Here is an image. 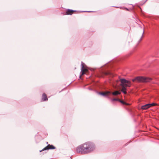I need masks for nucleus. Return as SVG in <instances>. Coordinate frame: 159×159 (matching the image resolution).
<instances>
[{
    "mask_svg": "<svg viewBox=\"0 0 159 159\" xmlns=\"http://www.w3.org/2000/svg\"><path fill=\"white\" fill-rule=\"evenodd\" d=\"M98 94H100L103 96L106 97L108 98H109L110 97L108 96V95L111 93V92L110 91H107L104 93V92H99Z\"/></svg>",
    "mask_w": 159,
    "mask_h": 159,
    "instance_id": "obj_5",
    "label": "nucleus"
},
{
    "mask_svg": "<svg viewBox=\"0 0 159 159\" xmlns=\"http://www.w3.org/2000/svg\"><path fill=\"white\" fill-rule=\"evenodd\" d=\"M84 63H83V62H81V72H82L81 75H83L85 74V72L88 71V70L84 68Z\"/></svg>",
    "mask_w": 159,
    "mask_h": 159,
    "instance_id": "obj_4",
    "label": "nucleus"
},
{
    "mask_svg": "<svg viewBox=\"0 0 159 159\" xmlns=\"http://www.w3.org/2000/svg\"><path fill=\"white\" fill-rule=\"evenodd\" d=\"M42 100L43 101H47L48 100V98H47V96L46 94L44 93H43V94L42 97Z\"/></svg>",
    "mask_w": 159,
    "mask_h": 159,
    "instance_id": "obj_8",
    "label": "nucleus"
},
{
    "mask_svg": "<svg viewBox=\"0 0 159 159\" xmlns=\"http://www.w3.org/2000/svg\"><path fill=\"white\" fill-rule=\"evenodd\" d=\"M149 104V106H150V107H151L152 106H155L157 105L156 103H152Z\"/></svg>",
    "mask_w": 159,
    "mask_h": 159,
    "instance_id": "obj_12",
    "label": "nucleus"
},
{
    "mask_svg": "<svg viewBox=\"0 0 159 159\" xmlns=\"http://www.w3.org/2000/svg\"><path fill=\"white\" fill-rule=\"evenodd\" d=\"M55 148H56L52 145L48 144L47 146L44 148L41 151H40L41 152L43 150H48L49 149H55Z\"/></svg>",
    "mask_w": 159,
    "mask_h": 159,
    "instance_id": "obj_6",
    "label": "nucleus"
},
{
    "mask_svg": "<svg viewBox=\"0 0 159 159\" xmlns=\"http://www.w3.org/2000/svg\"><path fill=\"white\" fill-rule=\"evenodd\" d=\"M75 11L73 10H72L68 9L66 12L67 14L71 15Z\"/></svg>",
    "mask_w": 159,
    "mask_h": 159,
    "instance_id": "obj_10",
    "label": "nucleus"
},
{
    "mask_svg": "<svg viewBox=\"0 0 159 159\" xmlns=\"http://www.w3.org/2000/svg\"><path fill=\"white\" fill-rule=\"evenodd\" d=\"M151 78L143 76H138L132 80L133 82H150L152 80Z\"/></svg>",
    "mask_w": 159,
    "mask_h": 159,
    "instance_id": "obj_3",
    "label": "nucleus"
},
{
    "mask_svg": "<svg viewBox=\"0 0 159 159\" xmlns=\"http://www.w3.org/2000/svg\"><path fill=\"white\" fill-rule=\"evenodd\" d=\"M95 148L93 143L90 142H87L79 146L76 148L77 153L87 154L94 150Z\"/></svg>",
    "mask_w": 159,
    "mask_h": 159,
    "instance_id": "obj_1",
    "label": "nucleus"
},
{
    "mask_svg": "<svg viewBox=\"0 0 159 159\" xmlns=\"http://www.w3.org/2000/svg\"><path fill=\"white\" fill-rule=\"evenodd\" d=\"M144 33V29H143V32L142 34V36L141 37V38L140 39V40L142 39Z\"/></svg>",
    "mask_w": 159,
    "mask_h": 159,
    "instance_id": "obj_14",
    "label": "nucleus"
},
{
    "mask_svg": "<svg viewBox=\"0 0 159 159\" xmlns=\"http://www.w3.org/2000/svg\"><path fill=\"white\" fill-rule=\"evenodd\" d=\"M112 93V95H113L116 96L120 94L121 93L120 91H115L114 92L112 93Z\"/></svg>",
    "mask_w": 159,
    "mask_h": 159,
    "instance_id": "obj_9",
    "label": "nucleus"
},
{
    "mask_svg": "<svg viewBox=\"0 0 159 159\" xmlns=\"http://www.w3.org/2000/svg\"><path fill=\"white\" fill-rule=\"evenodd\" d=\"M119 101L122 104H123L125 105H129V104L128 103H126L125 102H124L122 100H121L120 99Z\"/></svg>",
    "mask_w": 159,
    "mask_h": 159,
    "instance_id": "obj_11",
    "label": "nucleus"
},
{
    "mask_svg": "<svg viewBox=\"0 0 159 159\" xmlns=\"http://www.w3.org/2000/svg\"><path fill=\"white\" fill-rule=\"evenodd\" d=\"M119 100H120L119 99H118V98H114L112 99L111 100V101L112 102L114 101H119Z\"/></svg>",
    "mask_w": 159,
    "mask_h": 159,
    "instance_id": "obj_13",
    "label": "nucleus"
},
{
    "mask_svg": "<svg viewBox=\"0 0 159 159\" xmlns=\"http://www.w3.org/2000/svg\"><path fill=\"white\" fill-rule=\"evenodd\" d=\"M150 107L149 104H145V105L142 106L141 107V108L142 110H147Z\"/></svg>",
    "mask_w": 159,
    "mask_h": 159,
    "instance_id": "obj_7",
    "label": "nucleus"
},
{
    "mask_svg": "<svg viewBox=\"0 0 159 159\" xmlns=\"http://www.w3.org/2000/svg\"><path fill=\"white\" fill-rule=\"evenodd\" d=\"M120 86L122 87L121 91L125 94L127 93L126 87H130L131 85V82L124 79H120Z\"/></svg>",
    "mask_w": 159,
    "mask_h": 159,
    "instance_id": "obj_2",
    "label": "nucleus"
}]
</instances>
